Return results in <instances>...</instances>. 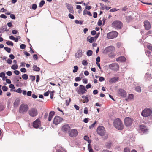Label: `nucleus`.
<instances>
[{"label": "nucleus", "mask_w": 152, "mask_h": 152, "mask_svg": "<svg viewBox=\"0 0 152 152\" xmlns=\"http://www.w3.org/2000/svg\"><path fill=\"white\" fill-rule=\"evenodd\" d=\"M7 75L9 76H10L12 75V73L11 71H8L6 72Z\"/></svg>", "instance_id": "nucleus-59"}, {"label": "nucleus", "mask_w": 152, "mask_h": 152, "mask_svg": "<svg viewBox=\"0 0 152 152\" xmlns=\"http://www.w3.org/2000/svg\"><path fill=\"white\" fill-rule=\"evenodd\" d=\"M146 55L148 57L152 56V53H151L150 51L148 50H147L145 52Z\"/></svg>", "instance_id": "nucleus-31"}, {"label": "nucleus", "mask_w": 152, "mask_h": 152, "mask_svg": "<svg viewBox=\"0 0 152 152\" xmlns=\"http://www.w3.org/2000/svg\"><path fill=\"white\" fill-rule=\"evenodd\" d=\"M10 17L12 19H15V16L14 14H12L10 15Z\"/></svg>", "instance_id": "nucleus-61"}, {"label": "nucleus", "mask_w": 152, "mask_h": 152, "mask_svg": "<svg viewBox=\"0 0 152 152\" xmlns=\"http://www.w3.org/2000/svg\"><path fill=\"white\" fill-rule=\"evenodd\" d=\"M140 129L141 131L145 133L148 132V129L145 126L142 125H140Z\"/></svg>", "instance_id": "nucleus-19"}, {"label": "nucleus", "mask_w": 152, "mask_h": 152, "mask_svg": "<svg viewBox=\"0 0 152 152\" xmlns=\"http://www.w3.org/2000/svg\"><path fill=\"white\" fill-rule=\"evenodd\" d=\"M26 47V45L24 44H22L20 45V49H25V48Z\"/></svg>", "instance_id": "nucleus-46"}, {"label": "nucleus", "mask_w": 152, "mask_h": 152, "mask_svg": "<svg viewBox=\"0 0 152 152\" xmlns=\"http://www.w3.org/2000/svg\"><path fill=\"white\" fill-rule=\"evenodd\" d=\"M13 91L15 92L19 93H21L22 91L21 89L20 88H18L16 90H14Z\"/></svg>", "instance_id": "nucleus-39"}, {"label": "nucleus", "mask_w": 152, "mask_h": 152, "mask_svg": "<svg viewBox=\"0 0 152 152\" xmlns=\"http://www.w3.org/2000/svg\"><path fill=\"white\" fill-rule=\"evenodd\" d=\"M66 6L70 12L72 14L74 13L73 7L72 6L68 3H66Z\"/></svg>", "instance_id": "nucleus-17"}, {"label": "nucleus", "mask_w": 152, "mask_h": 152, "mask_svg": "<svg viewBox=\"0 0 152 152\" xmlns=\"http://www.w3.org/2000/svg\"><path fill=\"white\" fill-rule=\"evenodd\" d=\"M30 77L32 81H34L35 79V77L34 76L30 75Z\"/></svg>", "instance_id": "nucleus-47"}, {"label": "nucleus", "mask_w": 152, "mask_h": 152, "mask_svg": "<svg viewBox=\"0 0 152 152\" xmlns=\"http://www.w3.org/2000/svg\"><path fill=\"white\" fill-rule=\"evenodd\" d=\"M112 146V143L111 142H109L107 143L106 146L107 148L109 149Z\"/></svg>", "instance_id": "nucleus-32"}, {"label": "nucleus", "mask_w": 152, "mask_h": 152, "mask_svg": "<svg viewBox=\"0 0 152 152\" xmlns=\"http://www.w3.org/2000/svg\"><path fill=\"white\" fill-rule=\"evenodd\" d=\"M61 149L63 151H62L60 149H58L57 150V152H66L65 150L64 149H63L62 148H61Z\"/></svg>", "instance_id": "nucleus-58"}, {"label": "nucleus", "mask_w": 152, "mask_h": 152, "mask_svg": "<svg viewBox=\"0 0 152 152\" xmlns=\"http://www.w3.org/2000/svg\"><path fill=\"white\" fill-rule=\"evenodd\" d=\"M20 102V100L18 98L16 99L14 103V106L15 107H18Z\"/></svg>", "instance_id": "nucleus-24"}, {"label": "nucleus", "mask_w": 152, "mask_h": 152, "mask_svg": "<svg viewBox=\"0 0 152 152\" xmlns=\"http://www.w3.org/2000/svg\"><path fill=\"white\" fill-rule=\"evenodd\" d=\"M124 152H130V149L128 148H125L124 149Z\"/></svg>", "instance_id": "nucleus-57"}, {"label": "nucleus", "mask_w": 152, "mask_h": 152, "mask_svg": "<svg viewBox=\"0 0 152 152\" xmlns=\"http://www.w3.org/2000/svg\"><path fill=\"white\" fill-rule=\"evenodd\" d=\"M68 16L69 18L72 19H73L74 18V16L71 14H69Z\"/></svg>", "instance_id": "nucleus-56"}, {"label": "nucleus", "mask_w": 152, "mask_h": 152, "mask_svg": "<svg viewBox=\"0 0 152 152\" xmlns=\"http://www.w3.org/2000/svg\"><path fill=\"white\" fill-rule=\"evenodd\" d=\"M4 109L3 105L1 103H0V111H3Z\"/></svg>", "instance_id": "nucleus-44"}, {"label": "nucleus", "mask_w": 152, "mask_h": 152, "mask_svg": "<svg viewBox=\"0 0 152 152\" xmlns=\"http://www.w3.org/2000/svg\"><path fill=\"white\" fill-rule=\"evenodd\" d=\"M128 9V8L127 6H125L124 7L121 9V10L122 11H125L127 10Z\"/></svg>", "instance_id": "nucleus-49"}, {"label": "nucleus", "mask_w": 152, "mask_h": 152, "mask_svg": "<svg viewBox=\"0 0 152 152\" xmlns=\"http://www.w3.org/2000/svg\"><path fill=\"white\" fill-rule=\"evenodd\" d=\"M133 95L132 94H129L128 96V99H127L126 100L127 101L128 99H131L133 98Z\"/></svg>", "instance_id": "nucleus-42"}, {"label": "nucleus", "mask_w": 152, "mask_h": 152, "mask_svg": "<svg viewBox=\"0 0 152 152\" xmlns=\"http://www.w3.org/2000/svg\"><path fill=\"white\" fill-rule=\"evenodd\" d=\"M33 70L36 71H39L40 69L39 67H38L37 65H34L33 66Z\"/></svg>", "instance_id": "nucleus-27"}, {"label": "nucleus", "mask_w": 152, "mask_h": 152, "mask_svg": "<svg viewBox=\"0 0 152 152\" xmlns=\"http://www.w3.org/2000/svg\"><path fill=\"white\" fill-rule=\"evenodd\" d=\"M45 3V1L44 0H42L39 3V7H41L43 6Z\"/></svg>", "instance_id": "nucleus-37"}, {"label": "nucleus", "mask_w": 152, "mask_h": 152, "mask_svg": "<svg viewBox=\"0 0 152 152\" xmlns=\"http://www.w3.org/2000/svg\"><path fill=\"white\" fill-rule=\"evenodd\" d=\"M74 69L73 70V72L74 73L76 72L78 70V67L77 66H75L74 67Z\"/></svg>", "instance_id": "nucleus-38"}, {"label": "nucleus", "mask_w": 152, "mask_h": 152, "mask_svg": "<svg viewBox=\"0 0 152 152\" xmlns=\"http://www.w3.org/2000/svg\"><path fill=\"white\" fill-rule=\"evenodd\" d=\"M2 90L4 91H6L8 90V88L6 86H3L2 88Z\"/></svg>", "instance_id": "nucleus-43"}, {"label": "nucleus", "mask_w": 152, "mask_h": 152, "mask_svg": "<svg viewBox=\"0 0 152 152\" xmlns=\"http://www.w3.org/2000/svg\"><path fill=\"white\" fill-rule=\"evenodd\" d=\"M18 66L17 65L14 64L13 65L11 66V68L13 70L17 69L18 68Z\"/></svg>", "instance_id": "nucleus-36"}, {"label": "nucleus", "mask_w": 152, "mask_h": 152, "mask_svg": "<svg viewBox=\"0 0 152 152\" xmlns=\"http://www.w3.org/2000/svg\"><path fill=\"white\" fill-rule=\"evenodd\" d=\"M4 49L5 50L9 53H10L11 52V50L10 48L7 47H4Z\"/></svg>", "instance_id": "nucleus-40"}, {"label": "nucleus", "mask_w": 152, "mask_h": 152, "mask_svg": "<svg viewBox=\"0 0 152 152\" xmlns=\"http://www.w3.org/2000/svg\"><path fill=\"white\" fill-rule=\"evenodd\" d=\"M82 50L81 49H79L75 54V56L78 58L81 57L82 55Z\"/></svg>", "instance_id": "nucleus-18"}, {"label": "nucleus", "mask_w": 152, "mask_h": 152, "mask_svg": "<svg viewBox=\"0 0 152 152\" xmlns=\"http://www.w3.org/2000/svg\"><path fill=\"white\" fill-rule=\"evenodd\" d=\"M126 21L128 22L131 21L132 19V17L130 16H127L126 17Z\"/></svg>", "instance_id": "nucleus-28"}, {"label": "nucleus", "mask_w": 152, "mask_h": 152, "mask_svg": "<svg viewBox=\"0 0 152 152\" xmlns=\"http://www.w3.org/2000/svg\"><path fill=\"white\" fill-rule=\"evenodd\" d=\"M115 56V54L113 53H110L108 54V56L110 57L114 58Z\"/></svg>", "instance_id": "nucleus-33"}, {"label": "nucleus", "mask_w": 152, "mask_h": 152, "mask_svg": "<svg viewBox=\"0 0 152 152\" xmlns=\"http://www.w3.org/2000/svg\"><path fill=\"white\" fill-rule=\"evenodd\" d=\"M76 91L78 94H83L86 92L87 90L84 86L81 85H80L79 89H77Z\"/></svg>", "instance_id": "nucleus-8"}, {"label": "nucleus", "mask_w": 152, "mask_h": 152, "mask_svg": "<svg viewBox=\"0 0 152 152\" xmlns=\"http://www.w3.org/2000/svg\"><path fill=\"white\" fill-rule=\"evenodd\" d=\"M28 109V107L26 104H21L19 108V112L20 113L24 114L27 112Z\"/></svg>", "instance_id": "nucleus-2"}, {"label": "nucleus", "mask_w": 152, "mask_h": 152, "mask_svg": "<svg viewBox=\"0 0 152 152\" xmlns=\"http://www.w3.org/2000/svg\"><path fill=\"white\" fill-rule=\"evenodd\" d=\"M5 76V73L4 72H1L0 73V77H3Z\"/></svg>", "instance_id": "nucleus-60"}, {"label": "nucleus", "mask_w": 152, "mask_h": 152, "mask_svg": "<svg viewBox=\"0 0 152 152\" xmlns=\"http://www.w3.org/2000/svg\"><path fill=\"white\" fill-rule=\"evenodd\" d=\"M31 94L32 92L31 91H29L27 92L26 95H27V96H31Z\"/></svg>", "instance_id": "nucleus-55"}, {"label": "nucleus", "mask_w": 152, "mask_h": 152, "mask_svg": "<svg viewBox=\"0 0 152 152\" xmlns=\"http://www.w3.org/2000/svg\"><path fill=\"white\" fill-rule=\"evenodd\" d=\"M118 77H115L110 79L109 80V82L110 83H115L118 81Z\"/></svg>", "instance_id": "nucleus-21"}, {"label": "nucleus", "mask_w": 152, "mask_h": 152, "mask_svg": "<svg viewBox=\"0 0 152 152\" xmlns=\"http://www.w3.org/2000/svg\"><path fill=\"white\" fill-rule=\"evenodd\" d=\"M92 53L93 52L91 50H88L86 53L87 56H91L92 55Z\"/></svg>", "instance_id": "nucleus-30"}, {"label": "nucleus", "mask_w": 152, "mask_h": 152, "mask_svg": "<svg viewBox=\"0 0 152 152\" xmlns=\"http://www.w3.org/2000/svg\"><path fill=\"white\" fill-rule=\"evenodd\" d=\"M9 57L11 59H13L15 58L14 56L12 54H10L9 55Z\"/></svg>", "instance_id": "nucleus-63"}, {"label": "nucleus", "mask_w": 152, "mask_h": 152, "mask_svg": "<svg viewBox=\"0 0 152 152\" xmlns=\"http://www.w3.org/2000/svg\"><path fill=\"white\" fill-rule=\"evenodd\" d=\"M63 119L60 116H56L54 118L53 123L56 125H57L61 122Z\"/></svg>", "instance_id": "nucleus-10"}, {"label": "nucleus", "mask_w": 152, "mask_h": 152, "mask_svg": "<svg viewBox=\"0 0 152 152\" xmlns=\"http://www.w3.org/2000/svg\"><path fill=\"white\" fill-rule=\"evenodd\" d=\"M7 62L9 64H11L12 62V61L11 59L9 58L7 60Z\"/></svg>", "instance_id": "nucleus-51"}, {"label": "nucleus", "mask_w": 152, "mask_h": 152, "mask_svg": "<svg viewBox=\"0 0 152 152\" xmlns=\"http://www.w3.org/2000/svg\"><path fill=\"white\" fill-rule=\"evenodd\" d=\"M115 50V48L113 46H110L107 47H106L104 50V51L106 52H110L113 51Z\"/></svg>", "instance_id": "nucleus-16"}, {"label": "nucleus", "mask_w": 152, "mask_h": 152, "mask_svg": "<svg viewBox=\"0 0 152 152\" xmlns=\"http://www.w3.org/2000/svg\"><path fill=\"white\" fill-rule=\"evenodd\" d=\"M6 44L8 45H10L12 46H13V43L12 42L10 41H7L6 42Z\"/></svg>", "instance_id": "nucleus-35"}, {"label": "nucleus", "mask_w": 152, "mask_h": 152, "mask_svg": "<svg viewBox=\"0 0 152 152\" xmlns=\"http://www.w3.org/2000/svg\"><path fill=\"white\" fill-rule=\"evenodd\" d=\"M20 71L22 72L25 73L26 72V69L25 68H22L20 69Z\"/></svg>", "instance_id": "nucleus-48"}, {"label": "nucleus", "mask_w": 152, "mask_h": 152, "mask_svg": "<svg viewBox=\"0 0 152 152\" xmlns=\"http://www.w3.org/2000/svg\"><path fill=\"white\" fill-rule=\"evenodd\" d=\"M78 134V132L76 129H72L70 130L69 135L71 137H74L77 136Z\"/></svg>", "instance_id": "nucleus-12"}, {"label": "nucleus", "mask_w": 152, "mask_h": 152, "mask_svg": "<svg viewBox=\"0 0 152 152\" xmlns=\"http://www.w3.org/2000/svg\"><path fill=\"white\" fill-rule=\"evenodd\" d=\"M70 98L69 99V100H66V106H68L70 102Z\"/></svg>", "instance_id": "nucleus-54"}, {"label": "nucleus", "mask_w": 152, "mask_h": 152, "mask_svg": "<svg viewBox=\"0 0 152 152\" xmlns=\"http://www.w3.org/2000/svg\"><path fill=\"white\" fill-rule=\"evenodd\" d=\"M37 7V5L35 4H34L32 5V9L33 10H35Z\"/></svg>", "instance_id": "nucleus-53"}, {"label": "nucleus", "mask_w": 152, "mask_h": 152, "mask_svg": "<svg viewBox=\"0 0 152 152\" xmlns=\"http://www.w3.org/2000/svg\"><path fill=\"white\" fill-rule=\"evenodd\" d=\"M118 35V33L116 31H112L107 34V37L109 39H112L117 37Z\"/></svg>", "instance_id": "nucleus-5"}, {"label": "nucleus", "mask_w": 152, "mask_h": 152, "mask_svg": "<svg viewBox=\"0 0 152 152\" xmlns=\"http://www.w3.org/2000/svg\"><path fill=\"white\" fill-rule=\"evenodd\" d=\"M70 130V127L68 124L63 125L62 128V130L64 132H67Z\"/></svg>", "instance_id": "nucleus-15"}, {"label": "nucleus", "mask_w": 152, "mask_h": 152, "mask_svg": "<svg viewBox=\"0 0 152 152\" xmlns=\"http://www.w3.org/2000/svg\"><path fill=\"white\" fill-rule=\"evenodd\" d=\"M109 68L111 70L117 71L118 70L119 66L117 63H114L109 65Z\"/></svg>", "instance_id": "nucleus-9"}, {"label": "nucleus", "mask_w": 152, "mask_h": 152, "mask_svg": "<svg viewBox=\"0 0 152 152\" xmlns=\"http://www.w3.org/2000/svg\"><path fill=\"white\" fill-rule=\"evenodd\" d=\"M81 80L80 78L79 77H76L75 79V80L76 82L79 81Z\"/></svg>", "instance_id": "nucleus-62"}, {"label": "nucleus", "mask_w": 152, "mask_h": 152, "mask_svg": "<svg viewBox=\"0 0 152 152\" xmlns=\"http://www.w3.org/2000/svg\"><path fill=\"white\" fill-rule=\"evenodd\" d=\"M97 131L98 134L102 136H103L105 133L104 128L102 126L98 127Z\"/></svg>", "instance_id": "nucleus-6"}, {"label": "nucleus", "mask_w": 152, "mask_h": 152, "mask_svg": "<svg viewBox=\"0 0 152 152\" xmlns=\"http://www.w3.org/2000/svg\"><path fill=\"white\" fill-rule=\"evenodd\" d=\"M82 64L84 66H86L88 63L86 60H83L82 61Z\"/></svg>", "instance_id": "nucleus-41"}, {"label": "nucleus", "mask_w": 152, "mask_h": 152, "mask_svg": "<svg viewBox=\"0 0 152 152\" xmlns=\"http://www.w3.org/2000/svg\"><path fill=\"white\" fill-rule=\"evenodd\" d=\"M144 26L147 30H149L151 27L150 23L147 21H145L144 22Z\"/></svg>", "instance_id": "nucleus-20"}, {"label": "nucleus", "mask_w": 152, "mask_h": 152, "mask_svg": "<svg viewBox=\"0 0 152 152\" xmlns=\"http://www.w3.org/2000/svg\"><path fill=\"white\" fill-rule=\"evenodd\" d=\"M147 47L148 49L152 51V46L150 45H147Z\"/></svg>", "instance_id": "nucleus-64"}, {"label": "nucleus", "mask_w": 152, "mask_h": 152, "mask_svg": "<svg viewBox=\"0 0 152 152\" xmlns=\"http://www.w3.org/2000/svg\"><path fill=\"white\" fill-rule=\"evenodd\" d=\"M144 78L146 80H148L152 78V76L149 73H146L145 75Z\"/></svg>", "instance_id": "nucleus-23"}, {"label": "nucleus", "mask_w": 152, "mask_h": 152, "mask_svg": "<svg viewBox=\"0 0 152 152\" xmlns=\"http://www.w3.org/2000/svg\"><path fill=\"white\" fill-rule=\"evenodd\" d=\"M89 99L88 98V97L87 96L85 97V98L84 99V101L83 102V103H87L89 101Z\"/></svg>", "instance_id": "nucleus-45"}, {"label": "nucleus", "mask_w": 152, "mask_h": 152, "mask_svg": "<svg viewBox=\"0 0 152 152\" xmlns=\"http://www.w3.org/2000/svg\"><path fill=\"white\" fill-rule=\"evenodd\" d=\"M87 40L88 41V42L90 43L93 42L95 41L94 38L93 37H91L90 38H89V37L88 36L87 38Z\"/></svg>", "instance_id": "nucleus-26"}, {"label": "nucleus", "mask_w": 152, "mask_h": 152, "mask_svg": "<svg viewBox=\"0 0 152 152\" xmlns=\"http://www.w3.org/2000/svg\"><path fill=\"white\" fill-rule=\"evenodd\" d=\"M118 93L120 95L123 97H124L126 95V92L124 89L120 88L118 89Z\"/></svg>", "instance_id": "nucleus-13"}, {"label": "nucleus", "mask_w": 152, "mask_h": 152, "mask_svg": "<svg viewBox=\"0 0 152 152\" xmlns=\"http://www.w3.org/2000/svg\"><path fill=\"white\" fill-rule=\"evenodd\" d=\"M41 125V122L39 119H37L33 123V126L34 128L37 129Z\"/></svg>", "instance_id": "nucleus-14"}, {"label": "nucleus", "mask_w": 152, "mask_h": 152, "mask_svg": "<svg viewBox=\"0 0 152 152\" xmlns=\"http://www.w3.org/2000/svg\"><path fill=\"white\" fill-rule=\"evenodd\" d=\"M122 23L118 20L115 21L112 24V26L115 28H121L122 26Z\"/></svg>", "instance_id": "nucleus-7"}, {"label": "nucleus", "mask_w": 152, "mask_h": 152, "mask_svg": "<svg viewBox=\"0 0 152 152\" xmlns=\"http://www.w3.org/2000/svg\"><path fill=\"white\" fill-rule=\"evenodd\" d=\"M96 121H95V122L94 123H93V124H91L90 126H89V128L90 129H91V128L93 127H94V125H95V124H96Z\"/></svg>", "instance_id": "nucleus-50"}, {"label": "nucleus", "mask_w": 152, "mask_h": 152, "mask_svg": "<svg viewBox=\"0 0 152 152\" xmlns=\"http://www.w3.org/2000/svg\"><path fill=\"white\" fill-rule=\"evenodd\" d=\"M152 111L150 109H145L142 111L141 113L142 115L144 117H147L150 116Z\"/></svg>", "instance_id": "nucleus-3"}, {"label": "nucleus", "mask_w": 152, "mask_h": 152, "mask_svg": "<svg viewBox=\"0 0 152 152\" xmlns=\"http://www.w3.org/2000/svg\"><path fill=\"white\" fill-rule=\"evenodd\" d=\"M132 120L129 117H127L125 118L124 123L126 126H130L132 124Z\"/></svg>", "instance_id": "nucleus-11"}, {"label": "nucleus", "mask_w": 152, "mask_h": 152, "mask_svg": "<svg viewBox=\"0 0 152 152\" xmlns=\"http://www.w3.org/2000/svg\"><path fill=\"white\" fill-rule=\"evenodd\" d=\"M38 112L37 109L35 108H32L28 111V114L30 116L32 117L36 116L38 114Z\"/></svg>", "instance_id": "nucleus-4"}, {"label": "nucleus", "mask_w": 152, "mask_h": 152, "mask_svg": "<svg viewBox=\"0 0 152 152\" xmlns=\"http://www.w3.org/2000/svg\"><path fill=\"white\" fill-rule=\"evenodd\" d=\"M126 60V58L123 56H121L117 58L116 61L117 62H124Z\"/></svg>", "instance_id": "nucleus-22"}, {"label": "nucleus", "mask_w": 152, "mask_h": 152, "mask_svg": "<svg viewBox=\"0 0 152 152\" xmlns=\"http://www.w3.org/2000/svg\"><path fill=\"white\" fill-rule=\"evenodd\" d=\"M135 90L137 91L140 92L141 91V87L139 86H137L135 88Z\"/></svg>", "instance_id": "nucleus-34"}, {"label": "nucleus", "mask_w": 152, "mask_h": 152, "mask_svg": "<svg viewBox=\"0 0 152 152\" xmlns=\"http://www.w3.org/2000/svg\"><path fill=\"white\" fill-rule=\"evenodd\" d=\"M118 10H119L118 9L116 8H113V9H111L110 10V12H115V11H116Z\"/></svg>", "instance_id": "nucleus-52"}, {"label": "nucleus", "mask_w": 152, "mask_h": 152, "mask_svg": "<svg viewBox=\"0 0 152 152\" xmlns=\"http://www.w3.org/2000/svg\"><path fill=\"white\" fill-rule=\"evenodd\" d=\"M114 126L117 129L119 130H122L124 126L121 120L118 118L115 120L113 122Z\"/></svg>", "instance_id": "nucleus-1"}, {"label": "nucleus", "mask_w": 152, "mask_h": 152, "mask_svg": "<svg viewBox=\"0 0 152 152\" xmlns=\"http://www.w3.org/2000/svg\"><path fill=\"white\" fill-rule=\"evenodd\" d=\"M22 78L24 80H26L28 78V75L26 74H23L22 76Z\"/></svg>", "instance_id": "nucleus-29"}, {"label": "nucleus", "mask_w": 152, "mask_h": 152, "mask_svg": "<svg viewBox=\"0 0 152 152\" xmlns=\"http://www.w3.org/2000/svg\"><path fill=\"white\" fill-rule=\"evenodd\" d=\"M55 112L54 111H51L49 114L48 117V121H50L52 119L53 116L55 114Z\"/></svg>", "instance_id": "nucleus-25"}]
</instances>
